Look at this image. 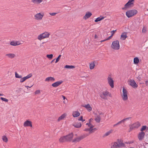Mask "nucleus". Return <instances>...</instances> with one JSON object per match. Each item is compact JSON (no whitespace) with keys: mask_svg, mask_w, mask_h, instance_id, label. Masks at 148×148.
<instances>
[{"mask_svg":"<svg viewBox=\"0 0 148 148\" xmlns=\"http://www.w3.org/2000/svg\"><path fill=\"white\" fill-rule=\"evenodd\" d=\"M50 35L49 33L45 32L38 35L37 38L38 40H41L43 39L48 38Z\"/></svg>","mask_w":148,"mask_h":148,"instance_id":"1","label":"nucleus"},{"mask_svg":"<svg viewBox=\"0 0 148 148\" xmlns=\"http://www.w3.org/2000/svg\"><path fill=\"white\" fill-rule=\"evenodd\" d=\"M138 12L136 10H131L127 11L126 12V15L128 18H130L136 15Z\"/></svg>","mask_w":148,"mask_h":148,"instance_id":"2","label":"nucleus"},{"mask_svg":"<svg viewBox=\"0 0 148 148\" xmlns=\"http://www.w3.org/2000/svg\"><path fill=\"white\" fill-rule=\"evenodd\" d=\"M111 48L115 50H118L120 48V45L118 40H116L113 41L111 45Z\"/></svg>","mask_w":148,"mask_h":148,"instance_id":"3","label":"nucleus"},{"mask_svg":"<svg viewBox=\"0 0 148 148\" xmlns=\"http://www.w3.org/2000/svg\"><path fill=\"white\" fill-rule=\"evenodd\" d=\"M135 0H129L124 5V7L122 8V10H124L127 8H129L132 7L134 5V3Z\"/></svg>","mask_w":148,"mask_h":148,"instance_id":"4","label":"nucleus"},{"mask_svg":"<svg viewBox=\"0 0 148 148\" xmlns=\"http://www.w3.org/2000/svg\"><path fill=\"white\" fill-rule=\"evenodd\" d=\"M127 90L123 88L122 91V93L121 95V96L123 100L124 101H127L128 99V97L127 96Z\"/></svg>","mask_w":148,"mask_h":148,"instance_id":"5","label":"nucleus"},{"mask_svg":"<svg viewBox=\"0 0 148 148\" xmlns=\"http://www.w3.org/2000/svg\"><path fill=\"white\" fill-rule=\"evenodd\" d=\"M109 96V97L111 96V94L107 91L103 92L100 95V97L104 99H106L107 98L106 96Z\"/></svg>","mask_w":148,"mask_h":148,"instance_id":"6","label":"nucleus"},{"mask_svg":"<svg viewBox=\"0 0 148 148\" xmlns=\"http://www.w3.org/2000/svg\"><path fill=\"white\" fill-rule=\"evenodd\" d=\"M88 135H84L78 136L76 138H74L72 140V142L76 143L77 142H79L81 140L83 139V138L86 137Z\"/></svg>","mask_w":148,"mask_h":148,"instance_id":"7","label":"nucleus"},{"mask_svg":"<svg viewBox=\"0 0 148 148\" xmlns=\"http://www.w3.org/2000/svg\"><path fill=\"white\" fill-rule=\"evenodd\" d=\"M107 80L108 83L110 86L112 88H113L114 87V81L110 75L108 76L107 78Z\"/></svg>","mask_w":148,"mask_h":148,"instance_id":"8","label":"nucleus"},{"mask_svg":"<svg viewBox=\"0 0 148 148\" xmlns=\"http://www.w3.org/2000/svg\"><path fill=\"white\" fill-rule=\"evenodd\" d=\"M44 14H42L40 13L36 14L34 16L35 19L37 20H41L44 16Z\"/></svg>","mask_w":148,"mask_h":148,"instance_id":"9","label":"nucleus"},{"mask_svg":"<svg viewBox=\"0 0 148 148\" xmlns=\"http://www.w3.org/2000/svg\"><path fill=\"white\" fill-rule=\"evenodd\" d=\"M130 85L134 88H136L138 87V85L136 83L134 80L133 79H130L129 83Z\"/></svg>","mask_w":148,"mask_h":148,"instance_id":"10","label":"nucleus"},{"mask_svg":"<svg viewBox=\"0 0 148 148\" xmlns=\"http://www.w3.org/2000/svg\"><path fill=\"white\" fill-rule=\"evenodd\" d=\"M140 126V123L138 122H136L132 125L130 127V128L131 129H133L135 128H138Z\"/></svg>","mask_w":148,"mask_h":148,"instance_id":"11","label":"nucleus"},{"mask_svg":"<svg viewBox=\"0 0 148 148\" xmlns=\"http://www.w3.org/2000/svg\"><path fill=\"white\" fill-rule=\"evenodd\" d=\"M118 145L119 147H123L125 146V144L123 143L122 140L118 139L116 142Z\"/></svg>","mask_w":148,"mask_h":148,"instance_id":"12","label":"nucleus"},{"mask_svg":"<svg viewBox=\"0 0 148 148\" xmlns=\"http://www.w3.org/2000/svg\"><path fill=\"white\" fill-rule=\"evenodd\" d=\"M66 137V139L67 141H71L72 140L73 136V134L72 133L65 136Z\"/></svg>","mask_w":148,"mask_h":148,"instance_id":"13","label":"nucleus"},{"mask_svg":"<svg viewBox=\"0 0 148 148\" xmlns=\"http://www.w3.org/2000/svg\"><path fill=\"white\" fill-rule=\"evenodd\" d=\"M32 122L30 121L29 120H27L25 121L24 124H23V126L25 127H32Z\"/></svg>","mask_w":148,"mask_h":148,"instance_id":"14","label":"nucleus"},{"mask_svg":"<svg viewBox=\"0 0 148 148\" xmlns=\"http://www.w3.org/2000/svg\"><path fill=\"white\" fill-rule=\"evenodd\" d=\"M131 117H128L126 118H125L122 120L120 121H119V122L117 123L118 125L121 124V123H123V124L124 125L125 122L129 120L130 119H131Z\"/></svg>","mask_w":148,"mask_h":148,"instance_id":"15","label":"nucleus"},{"mask_svg":"<svg viewBox=\"0 0 148 148\" xmlns=\"http://www.w3.org/2000/svg\"><path fill=\"white\" fill-rule=\"evenodd\" d=\"M131 117H128L126 118H125L122 120L120 121H119V122L117 123L118 125L121 124V123H123V124L124 125L125 122L129 120L130 119H131Z\"/></svg>","mask_w":148,"mask_h":148,"instance_id":"16","label":"nucleus"},{"mask_svg":"<svg viewBox=\"0 0 148 148\" xmlns=\"http://www.w3.org/2000/svg\"><path fill=\"white\" fill-rule=\"evenodd\" d=\"M145 134V133L143 132H140L139 134L138 135V138L140 140H142L143 139Z\"/></svg>","mask_w":148,"mask_h":148,"instance_id":"17","label":"nucleus"},{"mask_svg":"<svg viewBox=\"0 0 148 148\" xmlns=\"http://www.w3.org/2000/svg\"><path fill=\"white\" fill-rule=\"evenodd\" d=\"M62 82V81H58L52 84V86L53 87H56L61 84Z\"/></svg>","mask_w":148,"mask_h":148,"instance_id":"18","label":"nucleus"},{"mask_svg":"<svg viewBox=\"0 0 148 148\" xmlns=\"http://www.w3.org/2000/svg\"><path fill=\"white\" fill-rule=\"evenodd\" d=\"M55 80V78L53 77H49L46 78L45 79V82H54Z\"/></svg>","mask_w":148,"mask_h":148,"instance_id":"19","label":"nucleus"},{"mask_svg":"<svg viewBox=\"0 0 148 148\" xmlns=\"http://www.w3.org/2000/svg\"><path fill=\"white\" fill-rule=\"evenodd\" d=\"M91 13L89 12H87L86 13L85 15L84 16L83 18L85 19H86L89 18L92 15Z\"/></svg>","mask_w":148,"mask_h":148,"instance_id":"20","label":"nucleus"},{"mask_svg":"<svg viewBox=\"0 0 148 148\" xmlns=\"http://www.w3.org/2000/svg\"><path fill=\"white\" fill-rule=\"evenodd\" d=\"M73 116L74 117H77L80 115V113L78 111H75L73 112Z\"/></svg>","mask_w":148,"mask_h":148,"instance_id":"21","label":"nucleus"},{"mask_svg":"<svg viewBox=\"0 0 148 148\" xmlns=\"http://www.w3.org/2000/svg\"><path fill=\"white\" fill-rule=\"evenodd\" d=\"M96 63V62L94 61L90 64L89 68L90 69L92 70L94 69Z\"/></svg>","mask_w":148,"mask_h":148,"instance_id":"22","label":"nucleus"},{"mask_svg":"<svg viewBox=\"0 0 148 148\" xmlns=\"http://www.w3.org/2000/svg\"><path fill=\"white\" fill-rule=\"evenodd\" d=\"M59 141L60 143H64L67 141L65 136L61 137L59 139Z\"/></svg>","mask_w":148,"mask_h":148,"instance_id":"23","label":"nucleus"},{"mask_svg":"<svg viewBox=\"0 0 148 148\" xmlns=\"http://www.w3.org/2000/svg\"><path fill=\"white\" fill-rule=\"evenodd\" d=\"M101 119V117L99 115H97L95 116V120L97 122L99 123Z\"/></svg>","mask_w":148,"mask_h":148,"instance_id":"24","label":"nucleus"},{"mask_svg":"<svg viewBox=\"0 0 148 148\" xmlns=\"http://www.w3.org/2000/svg\"><path fill=\"white\" fill-rule=\"evenodd\" d=\"M6 56H7L8 58H13L15 56V55L14 54L10 53L6 54Z\"/></svg>","mask_w":148,"mask_h":148,"instance_id":"25","label":"nucleus"},{"mask_svg":"<svg viewBox=\"0 0 148 148\" xmlns=\"http://www.w3.org/2000/svg\"><path fill=\"white\" fill-rule=\"evenodd\" d=\"M73 126L76 128H79L81 127L82 124L80 123H76L73 124Z\"/></svg>","mask_w":148,"mask_h":148,"instance_id":"26","label":"nucleus"},{"mask_svg":"<svg viewBox=\"0 0 148 148\" xmlns=\"http://www.w3.org/2000/svg\"><path fill=\"white\" fill-rule=\"evenodd\" d=\"M127 37V34L125 32L123 33L121 35V38L123 40H125Z\"/></svg>","mask_w":148,"mask_h":148,"instance_id":"27","label":"nucleus"},{"mask_svg":"<svg viewBox=\"0 0 148 148\" xmlns=\"http://www.w3.org/2000/svg\"><path fill=\"white\" fill-rule=\"evenodd\" d=\"M83 106L87 109L89 111H90L92 110V108L90 106L89 104L85 105L84 106Z\"/></svg>","mask_w":148,"mask_h":148,"instance_id":"28","label":"nucleus"},{"mask_svg":"<svg viewBox=\"0 0 148 148\" xmlns=\"http://www.w3.org/2000/svg\"><path fill=\"white\" fill-rule=\"evenodd\" d=\"M66 116V113H64L58 119V121H60L63 119Z\"/></svg>","mask_w":148,"mask_h":148,"instance_id":"29","label":"nucleus"},{"mask_svg":"<svg viewBox=\"0 0 148 148\" xmlns=\"http://www.w3.org/2000/svg\"><path fill=\"white\" fill-rule=\"evenodd\" d=\"M113 131L111 129L109 131L106 132L104 135L103 136L106 137L109 135L110 134L112 133Z\"/></svg>","mask_w":148,"mask_h":148,"instance_id":"30","label":"nucleus"},{"mask_svg":"<svg viewBox=\"0 0 148 148\" xmlns=\"http://www.w3.org/2000/svg\"><path fill=\"white\" fill-rule=\"evenodd\" d=\"M104 18V17L102 16H100V17L97 18L95 21V22H97L100 21Z\"/></svg>","mask_w":148,"mask_h":148,"instance_id":"31","label":"nucleus"},{"mask_svg":"<svg viewBox=\"0 0 148 148\" xmlns=\"http://www.w3.org/2000/svg\"><path fill=\"white\" fill-rule=\"evenodd\" d=\"M119 147L118 145L116 142H115L113 143L111 146V148H118Z\"/></svg>","mask_w":148,"mask_h":148,"instance_id":"32","label":"nucleus"},{"mask_svg":"<svg viewBox=\"0 0 148 148\" xmlns=\"http://www.w3.org/2000/svg\"><path fill=\"white\" fill-rule=\"evenodd\" d=\"M42 1V0H32V2L35 4H39Z\"/></svg>","mask_w":148,"mask_h":148,"instance_id":"33","label":"nucleus"},{"mask_svg":"<svg viewBox=\"0 0 148 148\" xmlns=\"http://www.w3.org/2000/svg\"><path fill=\"white\" fill-rule=\"evenodd\" d=\"M2 139L3 141L5 143H7L8 141V138L5 136H3L2 138Z\"/></svg>","mask_w":148,"mask_h":148,"instance_id":"34","label":"nucleus"},{"mask_svg":"<svg viewBox=\"0 0 148 148\" xmlns=\"http://www.w3.org/2000/svg\"><path fill=\"white\" fill-rule=\"evenodd\" d=\"M134 62L135 64H137L139 62V59L137 57L135 58L134 59Z\"/></svg>","mask_w":148,"mask_h":148,"instance_id":"35","label":"nucleus"},{"mask_svg":"<svg viewBox=\"0 0 148 148\" xmlns=\"http://www.w3.org/2000/svg\"><path fill=\"white\" fill-rule=\"evenodd\" d=\"M64 68L69 69H72L75 68V66L72 65H66L64 67Z\"/></svg>","mask_w":148,"mask_h":148,"instance_id":"36","label":"nucleus"},{"mask_svg":"<svg viewBox=\"0 0 148 148\" xmlns=\"http://www.w3.org/2000/svg\"><path fill=\"white\" fill-rule=\"evenodd\" d=\"M84 131H86V132H88L89 131V133L91 134L93 132H94L93 131H92V130H91L89 128H86L84 130Z\"/></svg>","mask_w":148,"mask_h":148,"instance_id":"37","label":"nucleus"},{"mask_svg":"<svg viewBox=\"0 0 148 148\" xmlns=\"http://www.w3.org/2000/svg\"><path fill=\"white\" fill-rule=\"evenodd\" d=\"M15 76L16 77L18 78H21L22 77V76L21 75H19L17 72L15 73Z\"/></svg>","mask_w":148,"mask_h":148,"instance_id":"38","label":"nucleus"},{"mask_svg":"<svg viewBox=\"0 0 148 148\" xmlns=\"http://www.w3.org/2000/svg\"><path fill=\"white\" fill-rule=\"evenodd\" d=\"M10 44L11 45L13 46H16L17 45H18L16 44V42L15 41L11 42L10 43Z\"/></svg>","mask_w":148,"mask_h":148,"instance_id":"39","label":"nucleus"},{"mask_svg":"<svg viewBox=\"0 0 148 148\" xmlns=\"http://www.w3.org/2000/svg\"><path fill=\"white\" fill-rule=\"evenodd\" d=\"M147 28L145 27H143L142 30V33H145L147 32Z\"/></svg>","mask_w":148,"mask_h":148,"instance_id":"40","label":"nucleus"},{"mask_svg":"<svg viewBox=\"0 0 148 148\" xmlns=\"http://www.w3.org/2000/svg\"><path fill=\"white\" fill-rule=\"evenodd\" d=\"M32 76V75L31 73H30L27 76L25 77V79L26 80L27 79L29 78L30 77H31Z\"/></svg>","mask_w":148,"mask_h":148,"instance_id":"41","label":"nucleus"},{"mask_svg":"<svg viewBox=\"0 0 148 148\" xmlns=\"http://www.w3.org/2000/svg\"><path fill=\"white\" fill-rule=\"evenodd\" d=\"M47 57L50 59H52L53 57V55L52 54L47 55Z\"/></svg>","mask_w":148,"mask_h":148,"instance_id":"42","label":"nucleus"},{"mask_svg":"<svg viewBox=\"0 0 148 148\" xmlns=\"http://www.w3.org/2000/svg\"><path fill=\"white\" fill-rule=\"evenodd\" d=\"M0 99L2 101L6 102H8V100L7 99L2 97H1Z\"/></svg>","mask_w":148,"mask_h":148,"instance_id":"43","label":"nucleus"},{"mask_svg":"<svg viewBox=\"0 0 148 148\" xmlns=\"http://www.w3.org/2000/svg\"><path fill=\"white\" fill-rule=\"evenodd\" d=\"M21 79L20 80V82L21 83H23L26 80L25 77H23V78L22 77Z\"/></svg>","mask_w":148,"mask_h":148,"instance_id":"44","label":"nucleus"},{"mask_svg":"<svg viewBox=\"0 0 148 148\" xmlns=\"http://www.w3.org/2000/svg\"><path fill=\"white\" fill-rule=\"evenodd\" d=\"M146 127L147 126L146 125L143 126L141 129L140 131L143 132L146 129Z\"/></svg>","mask_w":148,"mask_h":148,"instance_id":"45","label":"nucleus"},{"mask_svg":"<svg viewBox=\"0 0 148 148\" xmlns=\"http://www.w3.org/2000/svg\"><path fill=\"white\" fill-rule=\"evenodd\" d=\"M61 56V55H59L58 56V57L56 58V61L55 62V63H56L57 62H58L60 58V57Z\"/></svg>","mask_w":148,"mask_h":148,"instance_id":"46","label":"nucleus"},{"mask_svg":"<svg viewBox=\"0 0 148 148\" xmlns=\"http://www.w3.org/2000/svg\"><path fill=\"white\" fill-rule=\"evenodd\" d=\"M57 14V13H55V12H52V13H49V14L51 16H54L56 14Z\"/></svg>","mask_w":148,"mask_h":148,"instance_id":"47","label":"nucleus"},{"mask_svg":"<svg viewBox=\"0 0 148 148\" xmlns=\"http://www.w3.org/2000/svg\"><path fill=\"white\" fill-rule=\"evenodd\" d=\"M89 127H90V128L91 129V130H92L93 128L94 127V125L91 124V123L90 124Z\"/></svg>","mask_w":148,"mask_h":148,"instance_id":"48","label":"nucleus"},{"mask_svg":"<svg viewBox=\"0 0 148 148\" xmlns=\"http://www.w3.org/2000/svg\"><path fill=\"white\" fill-rule=\"evenodd\" d=\"M40 93V90H36L35 92V94H39Z\"/></svg>","mask_w":148,"mask_h":148,"instance_id":"49","label":"nucleus"},{"mask_svg":"<svg viewBox=\"0 0 148 148\" xmlns=\"http://www.w3.org/2000/svg\"><path fill=\"white\" fill-rule=\"evenodd\" d=\"M112 36H113V34H111V35L107 39H106V40H107L110 39L111 38H112Z\"/></svg>","mask_w":148,"mask_h":148,"instance_id":"50","label":"nucleus"},{"mask_svg":"<svg viewBox=\"0 0 148 148\" xmlns=\"http://www.w3.org/2000/svg\"><path fill=\"white\" fill-rule=\"evenodd\" d=\"M83 119V116H81L78 119V120L79 121H81Z\"/></svg>","mask_w":148,"mask_h":148,"instance_id":"51","label":"nucleus"},{"mask_svg":"<svg viewBox=\"0 0 148 148\" xmlns=\"http://www.w3.org/2000/svg\"><path fill=\"white\" fill-rule=\"evenodd\" d=\"M134 143L133 141H129L128 142H125V143H127V144H131V143Z\"/></svg>","mask_w":148,"mask_h":148,"instance_id":"52","label":"nucleus"},{"mask_svg":"<svg viewBox=\"0 0 148 148\" xmlns=\"http://www.w3.org/2000/svg\"><path fill=\"white\" fill-rule=\"evenodd\" d=\"M116 30H113L112 31H111V32L112 34H113V35L114 34L115 32L116 31Z\"/></svg>","mask_w":148,"mask_h":148,"instance_id":"53","label":"nucleus"},{"mask_svg":"<svg viewBox=\"0 0 148 148\" xmlns=\"http://www.w3.org/2000/svg\"><path fill=\"white\" fill-rule=\"evenodd\" d=\"M97 130V129L95 128L93 129L92 128L91 130H92V131H93L94 132L96 130Z\"/></svg>","mask_w":148,"mask_h":148,"instance_id":"54","label":"nucleus"},{"mask_svg":"<svg viewBox=\"0 0 148 148\" xmlns=\"http://www.w3.org/2000/svg\"><path fill=\"white\" fill-rule=\"evenodd\" d=\"M33 86V85H32V86H25L27 88V89H28V88H31L32 86Z\"/></svg>","mask_w":148,"mask_h":148,"instance_id":"55","label":"nucleus"},{"mask_svg":"<svg viewBox=\"0 0 148 148\" xmlns=\"http://www.w3.org/2000/svg\"><path fill=\"white\" fill-rule=\"evenodd\" d=\"M137 78L138 80H140L141 79V77L139 75L138 76Z\"/></svg>","mask_w":148,"mask_h":148,"instance_id":"56","label":"nucleus"},{"mask_svg":"<svg viewBox=\"0 0 148 148\" xmlns=\"http://www.w3.org/2000/svg\"><path fill=\"white\" fill-rule=\"evenodd\" d=\"M98 38V36L96 35L95 34L94 37L95 39H96Z\"/></svg>","mask_w":148,"mask_h":148,"instance_id":"57","label":"nucleus"},{"mask_svg":"<svg viewBox=\"0 0 148 148\" xmlns=\"http://www.w3.org/2000/svg\"><path fill=\"white\" fill-rule=\"evenodd\" d=\"M16 44L17 45H20V44H21V43H19V42L18 41H16Z\"/></svg>","mask_w":148,"mask_h":148,"instance_id":"58","label":"nucleus"},{"mask_svg":"<svg viewBox=\"0 0 148 148\" xmlns=\"http://www.w3.org/2000/svg\"><path fill=\"white\" fill-rule=\"evenodd\" d=\"M99 115L100 116V115H101V114H103L102 113V112H99Z\"/></svg>","mask_w":148,"mask_h":148,"instance_id":"59","label":"nucleus"},{"mask_svg":"<svg viewBox=\"0 0 148 148\" xmlns=\"http://www.w3.org/2000/svg\"><path fill=\"white\" fill-rule=\"evenodd\" d=\"M145 84L146 85H148V81H146L145 82Z\"/></svg>","mask_w":148,"mask_h":148,"instance_id":"60","label":"nucleus"},{"mask_svg":"<svg viewBox=\"0 0 148 148\" xmlns=\"http://www.w3.org/2000/svg\"><path fill=\"white\" fill-rule=\"evenodd\" d=\"M106 40H106V39H105V40H101L100 41V42H104V41H105Z\"/></svg>","mask_w":148,"mask_h":148,"instance_id":"61","label":"nucleus"},{"mask_svg":"<svg viewBox=\"0 0 148 148\" xmlns=\"http://www.w3.org/2000/svg\"><path fill=\"white\" fill-rule=\"evenodd\" d=\"M62 97L63 98V99L64 100L65 99H66L65 97L63 95H62Z\"/></svg>","mask_w":148,"mask_h":148,"instance_id":"62","label":"nucleus"},{"mask_svg":"<svg viewBox=\"0 0 148 148\" xmlns=\"http://www.w3.org/2000/svg\"><path fill=\"white\" fill-rule=\"evenodd\" d=\"M90 123L89 122V123H88L86 124V125H88V127L89 126V125Z\"/></svg>","mask_w":148,"mask_h":148,"instance_id":"63","label":"nucleus"},{"mask_svg":"<svg viewBox=\"0 0 148 148\" xmlns=\"http://www.w3.org/2000/svg\"><path fill=\"white\" fill-rule=\"evenodd\" d=\"M116 126H117V125H116V124L114 125H113V127H115Z\"/></svg>","mask_w":148,"mask_h":148,"instance_id":"64","label":"nucleus"}]
</instances>
